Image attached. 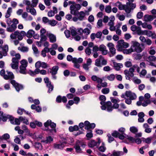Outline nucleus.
Wrapping results in <instances>:
<instances>
[{
  "label": "nucleus",
  "mask_w": 156,
  "mask_h": 156,
  "mask_svg": "<svg viewBox=\"0 0 156 156\" xmlns=\"http://www.w3.org/2000/svg\"><path fill=\"white\" fill-rule=\"evenodd\" d=\"M26 35V33L23 31L20 32L18 31H15L10 35V37L12 40L17 38L19 40H21L23 38V36Z\"/></svg>",
  "instance_id": "nucleus-1"
},
{
  "label": "nucleus",
  "mask_w": 156,
  "mask_h": 156,
  "mask_svg": "<svg viewBox=\"0 0 156 156\" xmlns=\"http://www.w3.org/2000/svg\"><path fill=\"white\" fill-rule=\"evenodd\" d=\"M45 127V130L51 132V130H54L55 132H56L55 127L56 124L54 122H52L51 120H48L44 124Z\"/></svg>",
  "instance_id": "nucleus-2"
},
{
  "label": "nucleus",
  "mask_w": 156,
  "mask_h": 156,
  "mask_svg": "<svg viewBox=\"0 0 156 156\" xmlns=\"http://www.w3.org/2000/svg\"><path fill=\"white\" fill-rule=\"evenodd\" d=\"M132 52H136L138 53H140L144 49V48H142L139 43L134 41L132 42V44L130 47Z\"/></svg>",
  "instance_id": "nucleus-3"
},
{
  "label": "nucleus",
  "mask_w": 156,
  "mask_h": 156,
  "mask_svg": "<svg viewBox=\"0 0 156 156\" xmlns=\"http://www.w3.org/2000/svg\"><path fill=\"white\" fill-rule=\"evenodd\" d=\"M118 44L116 46L117 50L119 51H122V50L128 48L129 45V44L124 42L123 40H121L118 41Z\"/></svg>",
  "instance_id": "nucleus-4"
},
{
  "label": "nucleus",
  "mask_w": 156,
  "mask_h": 156,
  "mask_svg": "<svg viewBox=\"0 0 156 156\" xmlns=\"http://www.w3.org/2000/svg\"><path fill=\"white\" fill-rule=\"evenodd\" d=\"M81 7V5L79 4H75L71 5L70 7V13L74 15H77L78 13V10Z\"/></svg>",
  "instance_id": "nucleus-5"
},
{
  "label": "nucleus",
  "mask_w": 156,
  "mask_h": 156,
  "mask_svg": "<svg viewBox=\"0 0 156 156\" xmlns=\"http://www.w3.org/2000/svg\"><path fill=\"white\" fill-rule=\"evenodd\" d=\"M115 5L118 7L120 10H124L126 12L130 13V10L127 8L126 4L124 5L122 4L121 2H117L115 4Z\"/></svg>",
  "instance_id": "nucleus-6"
},
{
  "label": "nucleus",
  "mask_w": 156,
  "mask_h": 156,
  "mask_svg": "<svg viewBox=\"0 0 156 156\" xmlns=\"http://www.w3.org/2000/svg\"><path fill=\"white\" fill-rule=\"evenodd\" d=\"M10 83L12 84L16 90L18 92H19L20 90H22L23 89V86L22 85L16 82V81L14 80H11L10 81Z\"/></svg>",
  "instance_id": "nucleus-7"
},
{
  "label": "nucleus",
  "mask_w": 156,
  "mask_h": 156,
  "mask_svg": "<svg viewBox=\"0 0 156 156\" xmlns=\"http://www.w3.org/2000/svg\"><path fill=\"white\" fill-rule=\"evenodd\" d=\"M67 143L65 141H60L58 143H55L54 144V148L56 149L63 150L66 146Z\"/></svg>",
  "instance_id": "nucleus-8"
},
{
  "label": "nucleus",
  "mask_w": 156,
  "mask_h": 156,
  "mask_svg": "<svg viewBox=\"0 0 156 156\" xmlns=\"http://www.w3.org/2000/svg\"><path fill=\"white\" fill-rule=\"evenodd\" d=\"M45 83L46 84L47 87L48 88V92L50 93L53 90L54 87L51 84V81L49 80L48 77H45L44 79Z\"/></svg>",
  "instance_id": "nucleus-9"
},
{
  "label": "nucleus",
  "mask_w": 156,
  "mask_h": 156,
  "mask_svg": "<svg viewBox=\"0 0 156 156\" xmlns=\"http://www.w3.org/2000/svg\"><path fill=\"white\" fill-rule=\"evenodd\" d=\"M131 29L133 31H135L139 35H142L144 31H142L140 27L133 25L131 27Z\"/></svg>",
  "instance_id": "nucleus-10"
},
{
  "label": "nucleus",
  "mask_w": 156,
  "mask_h": 156,
  "mask_svg": "<svg viewBox=\"0 0 156 156\" xmlns=\"http://www.w3.org/2000/svg\"><path fill=\"white\" fill-rule=\"evenodd\" d=\"M128 2L126 3L127 8L129 9L130 10V12L132 10H133L136 7V4L135 3L133 2L134 0H128Z\"/></svg>",
  "instance_id": "nucleus-11"
},
{
  "label": "nucleus",
  "mask_w": 156,
  "mask_h": 156,
  "mask_svg": "<svg viewBox=\"0 0 156 156\" xmlns=\"http://www.w3.org/2000/svg\"><path fill=\"white\" fill-rule=\"evenodd\" d=\"M97 142L94 140H93L90 141L89 143L88 146L89 147L93 148L95 146L98 147L101 143V140L99 138H98Z\"/></svg>",
  "instance_id": "nucleus-12"
},
{
  "label": "nucleus",
  "mask_w": 156,
  "mask_h": 156,
  "mask_svg": "<svg viewBox=\"0 0 156 156\" xmlns=\"http://www.w3.org/2000/svg\"><path fill=\"white\" fill-rule=\"evenodd\" d=\"M87 26L88 27L86 28L83 30V33L85 34L84 37L83 39H87V35H89L90 33V30L92 29V27L90 24H89L87 25Z\"/></svg>",
  "instance_id": "nucleus-13"
},
{
  "label": "nucleus",
  "mask_w": 156,
  "mask_h": 156,
  "mask_svg": "<svg viewBox=\"0 0 156 156\" xmlns=\"http://www.w3.org/2000/svg\"><path fill=\"white\" fill-rule=\"evenodd\" d=\"M125 94L127 98H129V99H130L131 100H134L136 98V94L130 91H126Z\"/></svg>",
  "instance_id": "nucleus-14"
},
{
  "label": "nucleus",
  "mask_w": 156,
  "mask_h": 156,
  "mask_svg": "<svg viewBox=\"0 0 156 156\" xmlns=\"http://www.w3.org/2000/svg\"><path fill=\"white\" fill-rule=\"evenodd\" d=\"M84 124L85 126V129H93L95 127V124L94 123H90L89 122L87 121L85 122Z\"/></svg>",
  "instance_id": "nucleus-15"
},
{
  "label": "nucleus",
  "mask_w": 156,
  "mask_h": 156,
  "mask_svg": "<svg viewBox=\"0 0 156 156\" xmlns=\"http://www.w3.org/2000/svg\"><path fill=\"white\" fill-rule=\"evenodd\" d=\"M6 74L4 76V79L6 80H10L11 81L13 80L14 78V75L13 73L10 72L6 71Z\"/></svg>",
  "instance_id": "nucleus-16"
},
{
  "label": "nucleus",
  "mask_w": 156,
  "mask_h": 156,
  "mask_svg": "<svg viewBox=\"0 0 156 156\" xmlns=\"http://www.w3.org/2000/svg\"><path fill=\"white\" fill-rule=\"evenodd\" d=\"M59 67L58 66H53L51 69L49 68L48 69V73H51V74H56Z\"/></svg>",
  "instance_id": "nucleus-17"
},
{
  "label": "nucleus",
  "mask_w": 156,
  "mask_h": 156,
  "mask_svg": "<svg viewBox=\"0 0 156 156\" xmlns=\"http://www.w3.org/2000/svg\"><path fill=\"white\" fill-rule=\"evenodd\" d=\"M22 17L27 21H31L33 20V17L30 15H28L27 12H24L22 14Z\"/></svg>",
  "instance_id": "nucleus-18"
},
{
  "label": "nucleus",
  "mask_w": 156,
  "mask_h": 156,
  "mask_svg": "<svg viewBox=\"0 0 156 156\" xmlns=\"http://www.w3.org/2000/svg\"><path fill=\"white\" fill-rule=\"evenodd\" d=\"M99 51H101V54L103 55H105L108 53V50L104 44H101L99 46Z\"/></svg>",
  "instance_id": "nucleus-19"
},
{
  "label": "nucleus",
  "mask_w": 156,
  "mask_h": 156,
  "mask_svg": "<svg viewBox=\"0 0 156 156\" xmlns=\"http://www.w3.org/2000/svg\"><path fill=\"white\" fill-rule=\"evenodd\" d=\"M139 99L140 101L141 102L144 101V102L142 103V105L144 107L147 106L148 105L150 104L151 102L150 100H146L143 96L140 97Z\"/></svg>",
  "instance_id": "nucleus-20"
},
{
  "label": "nucleus",
  "mask_w": 156,
  "mask_h": 156,
  "mask_svg": "<svg viewBox=\"0 0 156 156\" xmlns=\"http://www.w3.org/2000/svg\"><path fill=\"white\" fill-rule=\"evenodd\" d=\"M34 7L31 6L30 7H26V10L27 12L30 13L32 15L36 16L37 15V12Z\"/></svg>",
  "instance_id": "nucleus-21"
},
{
  "label": "nucleus",
  "mask_w": 156,
  "mask_h": 156,
  "mask_svg": "<svg viewBox=\"0 0 156 156\" xmlns=\"http://www.w3.org/2000/svg\"><path fill=\"white\" fill-rule=\"evenodd\" d=\"M124 73L126 75V80H130V77H132L134 76V74L133 73L128 71V70H126L124 71Z\"/></svg>",
  "instance_id": "nucleus-22"
},
{
  "label": "nucleus",
  "mask_w": 156,
  "mask_h": 156,
  "mask_svg": "<svg viewBox=\"0 0 156 156\" xmlns=\"http://www.w3.org/2000/svg\"><path fill=\"white\" fill-rule=\"evenodd\" d=\"M123 155V152L122 151H114L112 154H108V156H121Z\"/></svg>",
  "instance_id": "nucleus-23"
},
{
  "label": "nucleus",
  "mask_w": 156,
  "mask_h": 156,
  "mask_svg": "<svg viewBox=\"0 0 156 156\" xmlns=\"http://www.w3.org/2000/svg\"><path fill=\"white\" fill-rule=\"evenodd\" d=\"M2 51L1 52L4 56L7 55L9 50V47L7 45H5L2 47Z\"/></svg>",
  "instance_id": "nucleus-24"
},
{
  "label": "nucleus",
  "mask_w": 156,
  "mask_h": 156,
  "mask_svg": "<svg viewBox=\"0 0 156 156\" xmlns=\"http://www.w3.org/2000/svg\"><path fill=\"white\" fill-rule=\"evenodd\" d=\"M67 98L65 96H63L62 97L61 96H58L56 98V101L58 103H60L62 101L63 103H66L67 102Z\"/></svg>",
  "instance_id": "nucleus-25"
},
{
  "label": "nucleus",
  "mask_w": 156,
  "mask_h": 156,
  "mask_svg": "<svg viewBox=\"0 0 156 156\" xmlns=\"http://www.w3.org/2000/svg\"><path fill=\"white\" fill-rule=\"evenodd\" d=\"M106 106L107 110L108 112H111L113 109V106L112 105V103L110 101H107L105 103Z\"/></svg>",
  "instance_id": "nucleus-26"
},
{
  "label": "nucleus",
  "mask_w": 156,
  "mask_h": 156,
  "mask_svg": "<svg viewBox=\"0 0 156 156\" xmlns=\"http://www.w3.org/2000/svg\"><path fill=\"white\" fill-rule=\"evenodd\" d=\"M48 37L51 43H54L56 42V39L55 36L52 34H47Z\"/></svg>",
  "instance_id": "nucleus-27"
},
{
  "label": "nucleus",
  "mask_w": 156,
  "mask_h": 156,
  "mask_svg": "<svg viewBox=\"0 0 156 156\" xmlns=\"http://www.w3.org/2000/svg\"><path fill=\"white\" fill-rule=\"evenodd\" d=\"M77 61L74 62H73L74 64V67L77 69L79 68L80 65L79 63H81L83 61V59L81 58H79L78 59L77 58Z\"/></svg>",
  "instance_id": "nucleus-28"
},
{
  "label": "nucleus",
  "mask_w": 156,
  "mask_h": 156,
  "mask_svg": "<svg viewBox=\"0 0 156 156\" xmlns=\"http://www.w3.org/2000/svg\"><path fill=\"white\" fill-rule=\"evenodd\" d=\"M113 64L114 69L117 71L119 70L123 67V65L122 63H118L115 62H113Z\"/></svg>",
  "instance_id": "nucleus-29"
},
{
  "label": "nucleus",
  "mask_w": 156,
  "mask_h": 156,
  "mask_svg": "<svg viewBox=\"0 0 156 156\" xmlns=\"http://www.w3.org/2000/svg\"><path fill=\"white\" fill-rule=\"evenodd\" d=\"M91 80L94 81H97L98 83H101L103 81V80L99 77H98L96 75H93L91 77Z\"/></svg>",
  "instance_id": "nucleus-30"
},
{
  "label": "nucleus",
  "mask_w": 156,
  "mask_h": 156,
  "mask_svg": "<svg viewBox=\"0 0 156 156\" xmlns=\"http://www.w3.org/2000/svg\"><path fill=\"white\" fill-rule=\"evenodd\" d=\"M20 58L21 56L20 54L17 53V55H16V57L12 58V61L13 62L19 64V60L20 59Z\"/></svg>",
  "instance_id": "nucleus-31"
},
{
  "label": "nucleus",
  "mask_w": 156,
  "mask_h": 156,
  "mask_svg": "<svg viewBox=\"0 0 156 156\" xmlns=\"http://www.w3.org/2000/svg\"><path fill=\"white\" fill-rule=\"evenodd\" d=\"M53 139L52 137L51 136H48L46 137V140H43L42 141L46 144L51 143L53 141Z\"/></svg>",
  "instance_id": "nucleus-32"
},
{
  "label": "nucleus",
  "mask_w": 156,
  "mask_h": 156,
  "mask_svg": "<svg viewBox=\"0 0 156 156\" xmlns=\"http://www.w3.org/2000/svg\"><path fill=\"white\" fill-rule=\"evenodd\" d=\"M6 29V30L9 32H12L14 31L16 27L13 25H11Z\"/></svg>",
  "instance_id": "nucleus-33"
},
{
  "label": "nucleus",
  "mask_w": 156,
  "mask_h": 156,
  "mask_svg": "<svg viewBox=\"0 0 156 156\" xmlns=\"http://www.w3.org/2000/svg\"><path fill=\"white\" fill-rule=\"evenodd\" d=\"M12 12V9L11 7H9L7 10L5 15V17L8 18L11 16V14Z\"/></svg>",
  "instance_id": "nucleus-34"
},
{
  "label": "nucleus",
  "mask_w": 156,
  "mask_h": 156,
  "mask_svg": "<svg viewBox=\"0 0 156 156\" xmlns=\"http://www.w3.org/2000/svg\"><path fill=\"white\" fill-rule=\"evenodd\" d=\"M11 122V123L16 125H19L20 124V120L19 119L16 118L14 120L13 119V118L10 120Z\"/></svg>",
  "instance_id": "nucleus-35"
},
{
  "label": "nucleus",
  "mask_w": 156,
  "mask_h": 156,
  "mask_svg": "<svg viewBox=\"0 0 156 156\" xmlns=\"http://www.w3.org/2000/svg\"><path fill=\"white\" fill-rule=\"evenodd\" d=\"M50 49L48 48H44L41 51V55L44 57H45L46 56V52H49Z\"/></svg>",
  "instance_id": "nucleus-36"
},
{
  "label": "nucleus",
  "mask_w": 156,
  "mask_h": 156,
  "mask_svg": "<svg viewBox=\"0 0 156 156\" xmlns=\"http://www.w3.org/2000/svg\"><path fill=\"white\" fill-rule=\"evenodd\" d=\"M67 60L68 61H72L73 62H75L77 60L76 58H73L70 55H68L67 56Z\"/></svg>",
  "instance_id": "nucleus-37"
},
{
  "label": "nucleus",
  "mask_w": 156,
  "mask_h": 156,
  "mask_svg": "<svg viewBox=\"0 0 156 156\" xmlns=\"http://www.w3.org/2000/svg\"><path fill=\"white\" fill-rule=\"evenodd\" d=\"M85 12L83 11H80L79 13V16L78 17V20H82L85 16Z\"/></svg>",
  "instance_id": "nucleus-38"
},
{
  "label": "nucleus",
  "mask_w": 156,
  "mask_h": 156,
  "mask_svg": "<svg viewBox=\"0 0 156 156\" xmlns=\"http://www.w3.org/2000/svg\"><path fill=\"white\" fill-rule=\"evenodd\" d=\"M8 119L11 120L13 119V117L12 116L9 115H7L6 116L2 115V119L4 122L6 121Z\"/></svg>",
  "instance_id": "nucleus-39"
},
{
  "label": "nucleus",
  "mask_w": 156,
  "mask_h": 156,
  "mask_svg": "<svg viewBox=\"0 0 156 156\" xmlns=\"http://www.w3.org/2000/svg\"><path fill=\"white\" fill-rule=\"evenodd\" d=\"M35 32L32 30H29L27 32V36L29 38L32 37L34 34Z\"/></svg>",
  "instance_id": "nucleus-40"
},
{
  "label": "nucleus",
  "mask_w": 156,
  "mask_h": 156,
  "mask_svg": "<svg viewBox=\"0 0 156 156\" xmlns=\"http://www.w3.org/2000/svg\"><path fill=\"white\" fill-rule=\"evenodd\" d=\"M20 73L25 74L27 73L26 69V67L23 66H20Z\"/></svg>",
  "instance_id": "nucleus-41"
},
{
  "label": "nucleus",
  "mask_w": 156,
  "mask_h": 156,
  "mask_svg": "<svg viewBox=\"0 0 156 156\" xmlns=\"http://www.w3.org/2000/svg\"><path fill=\"white\" fill-rule=\"evenodd\" d=\"M153 20L152 16L149 15H145L144 16V20L146 21H151Z\"/></svg>",
  "instance_id": "nucleus-42"
},
{
  "label": "nucleus",
  "mask_w": 156,
  "mask_h": 156,
  "mask_svg": "<svg viewBox=\"0 0 156 156\" xmlns=\"http://www.w3.org/2000/svg\"><path fill=\"white\" fill-rule=\"evenodd\" d=\"M142 35H145L150 37L153 35V33L150 30H144L143 31Z\"/></svg>",
  "instance_id": "nucleus-43"
},
{
  "label": "nucleus",
  "mask_w": 156,
  "mask_h": 156,
  "mask_svg": "<svg viewBox=\"0 0 156 156\" xmlns=\"http://www.w3.org/2000/svg\"><path fill=\"white\" fill-rule=\"evenodd\" d=\"M107 78L110 81H113L115 78V75L113 74H111L108 75L107 77Z\"/></svg>",
  "instance_id": "nucleus-44"
},
{
  "label": "nucleus",
  "mask_w": 156,
  "mask_h": 156,
  "mask_svg": "<svg viewBox=\"0 0 156 156\" xmlns=\"http://www.w3.org/2000/svg\"><path fill=\"white\" fill-rule=\"evenodd\" d=\"M78 126L77 125H75L73 126H71L69 128V131L71 132L74 131H77L78 130Z\"/></svg>",
  "instance_id": "nucleus-45"
},
{
  "label": "nucleus",
  "mask_w": 156,
  "mask_h": 156,
  "mask_svg": "<svg viewBox=\"0 0 156 156\" xmlns=\"http://www.w3.org/2000/svg\"><path fill=\"white\" fill-rule=\"evenodd\" d=\"M98 150L102 152H104L106 150V147L105 146V144L104 143H102V145L99 147Z\"/></svg>",
  "instance_id": "nucleus-46"
},
{
  "label": "nucleus",
  "mask_w": 156,
  "mask_h": 156,
  "mask_svg": "<svg viewBox=\"0 0 156 156\" xmlns=\"http://www.w3.org/2000/svg\"><path fill=\"white\" fill-rule=\"evenodd\" d=\"M10 138V136L8 133H6L3 134L1 137L0 139L1 140H7L9 139Z\"/></svg>",
  "instance_id": "nucleus-47"
},
{
  "label": "nucleus",
  "mask_w": 156,
  "mask_h": 156,
  "mask_svg": "<svg viewBox=\"0 0 156 156\" xmlns=\"http://www.w3.org/2000/svg\"><path fill=\"white\" fill-rule=\"evenodd\" d=\"M18 49L23 52H27L29 50L28 48L26 47H19Z\"/></svg>",
  "instance_id": "nucleus-48"
},
{
  "label": "nucleus",
  "mask_w": 156,
  "mask_h": 156,
  "mask_svg": "<svg viewBox=\"0 0 156 156\" xmlns=\"http://www.w3.org/2000/svg\"><path fill=\"white\" fill-rule=\"evenodd\" d=\"M129 130L132 133H135L138 132V129L136 127L133 126L130 128Z\"/></svg>",
  "instance_id": "nucleus-49"
},
{
  "label": "nucleus",
  "mask_w": 156,
  "mask_h": 156,
  "mask_svg": "<svg viewBox=\"0 0 156 156\" xmlns=\"http://www.w3.org/2000/svg\"><path fill=\"white\" fill-rule=\"evenodd\" d=\"M35 147L36 149H38L41 150L42 148V147L41 143L39 142H36L35 144Z\"/></svg>",
  "instance_id": "nucleus-50"
},
{
  "label": "nucleus",
  "mask_w": 156,
  "mask_h": 156,
  "mask_svg": "<svg viewBox=\"0 0 156 156\" xmlns=\"http://www.w3.org/2000/svg\"><path fill=\"white\" fill-rule=\"evenodd\" d=\"M95 65L98 67H102L100 60L98 58L95 60Z\"/></svg>",
  "instance_id": "nucleus-51"
},
{
  "label": "nucleus",
  "mask_w": 156,
  "mask_h": 156,
  "mask_svg": "<svg viewBox=\"0 0 156 156\" xmlns=\"http://www.w3.org/2000/svg\"><path fill=\"white\" fill-rule=\"evenodd\" d=\"M57 22L56 20H49L48 24L51 26H54L57 24Z\"/></svg>",
  "instance_id": "nucleus-52"
},
{
  "label": "nucleus",
  "mask_w": 156,
  "mask_h": 156,
  "mask_svg": "<svg viewBox=\"0 0 156 156\" xmlns=\"http://www.w3.org/2000/svg\"><path fill=\"white\" fill-rule=\"evenodd\" d=\"M110 90L108 88H105L102 89L101 90V92L105 94H108Z\"/></svg>",
  "instance_id": "nucleus-53"
},
{
  "label": "nucleus",
  "mask_w": 156,
  "mask_h": 156,
  "mask_svg": "<svg viewBox=\"0 0 156 156\" xmlns=\"http://www.w3.org/2000/svg\"><path fill=\"white\" fill-rule=\"evenodd\" d=\"M105 12L108 13H110L111 12L112 8L109 5H106L105 8Z\"/></svg>",
  "instance_id": "nucleus-54"
},
{
  "label": "nucleus",
  "mask_w": 156,
  "mask_h": 156,
  "mask_svg": "<svg viewBox=\"0 0 156 156\" xmlns=\"http://www.w3.org/2000/svg\"><path fill=\"white\" fill-rule=\"evenodd\" d=\"M122 51L124 53L126 54H129L132 52L131 48L127 49H124Z\"/></svg>",
  "instance_id": "nucleus-55"
},
{
  "label": "nucleus",
  "mask_w": 156,
  "mask_h": 156,
  "mask_svg": "<svg viewBox=\"0 0 156 156\" xmlns=\"http://www.w3.org/2000/svg\"><path fill=\"white\" fill-rule=\"evenodd\" d=\"M19 64L15 63L12 62V63L11 64V67L14 69H17L18 68Z\"/></svg>",
  "instance_id": "nucleus-56"
},
{
  "label": "nucleus",
  "mask_w": 156,
  "mask_h": 156,
  "mask_svg": "<svg viewBox=\"0 0 156 156\" xmlns=\"http://www.w3.org/2000/svg\"><path fill=\"white\" fill-rule=\"evenodd\" d=\"M75 148L76 152L78 153L81 152V149L80 148V146L79 144H76V145L75 146Z\"/></svg>",
  "instance_id": "nucleus-57"
},
{
  "label": "nucleus",
  "mask_w": 156,
  "mask_h": 156,
  "mask_svg": "<svg viewBox=\"0 0 156 156\" xmlns=\"http://www.w3.org/2000/svg\"><path fill=\"white\" fill-rule=\"evenodd\" d=\"M109 52L110 53V57H112L114 56L116 54V49L115 48H114L109 50Z\"/></svg>",
  "instance_id": "nucleus-58"
},
{
  "label": "nucleus",
  "mask_w": 156,
  "mask_h": 156,
  "mask_svg": "<svg viewBox=\"0 0 156 156\" xmlns=\"http://www.w3.org/2000/svg\"><path fill=\"white\" fill-rule=\"evenodd\" d=\"M19 119L20 121H22L23 123H25L26 124H28V120L26 119L25 117H19Z\"/></svg>",
  "instance_id": "nucleus-59"
},
{
  "label": "nucleus",
  "mask_w": 156,
  "mask_h": 156,
  "mask_svg": "<svg viewBox=\"0 0 156 156\" xmlns=\"http://www.w3.org/2000/svg\"><path fill=\"white\" fill-rule=\"evenodd\" d=\"M133 81L134 83L137 84H139L141 83V80L136 77L133 78Z\"/></svg>",
  "instance_id": "nucleus-60"
},
{
  "label": "nucleus",
  "mask_w": 156,
  "mask_h": 156,
  "mask_svg": "<svg viewBox=\"0 0 156 156\" xmlns=\"http://www.w3.org/2000/svg\"><path fill=\"white\" fill-rule=\"evenodd\" d=\"M20 63L21 64L20 66H23L25 67H27L28 62L27 60L24 59L22 60L20 62Z\"/></svg>",
  "instance_id": "nucleus-61"
},
{
  "label": "nucleus",
  "mask_w": 156,
  "mask_h": 156,
  "mask_svg": "<svg viewBox=\"0 0 156 156\" xmlns=\"http://www.w3.org/2000/svg\"><path fill=\"white\" fill-rule=\"evenodd\" d=\"M38 2V0H32L31 6L33 7H36Z\"/></svg>",
  "instance_id": "nucleus-62"
},
{
  "label": "nucleus",
  "mask_w": 156,
  "mask_h": 156,
  "mask_svg": "<svg viewBox=\"0 0 156 156\" xmlns=\"http://www.w3.org/2000/svg\"><path fill=\"white\" fill-rule=\"evenodd\" d=\"M156 58L153 56H149L147 59V61L149 62L154 61L155 60Z\"/></svg>",
  "instance_id": "nucleus-63"
},
{
  "label": "nucleus",
  "mask_w": 156,
  "mask_h": 156,
  "mask_svg": "<svg viewBox=\"0 0 156 156\" xmlns=\"http://www.w3.org/2000/svg\"><path fill=\"white\" fill-rule=\"evenodd\" d=\"M71 34L73 36L76 35L77 33L75 28H73L71 29Z\"/></svg>",
  "instance_id": "nucleus-64"
}]
</instances>
